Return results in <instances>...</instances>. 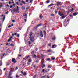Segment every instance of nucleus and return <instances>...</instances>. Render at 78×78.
I'll list each match as a JSON object with an SVG mask.
<instances>
[{
  "mask_svg": "<svg viewBox=\"0 0 78 78\" xmlns=\"http://www.w3.org/2000/svg\"><path fill=\"white\" fill-rule=\"evenodd\" d=\"M2 65V62H0V66H1Z\"/></svg>",
  "mask_w": 78,
  "mask_h": 78,
  "instance_id": "41",
  "label": "nucleus"
},
{
  "mask_svg": "<svg viewBox=\"0 0 78 78\" xmlns=\"http://www.w3.org/2000/svg\"><path fill=\"white\" fill-rule=\"evenodd\" d=\"M29 38L30 39L29 40L30 42H31V43L33 42V41L32 39H34V37H29Z\"/></svg>",
  "mask_w": 78,
  "mask_h": 78,
  "instance_id": "1",
  "label": "nucleus"
},
{
  "mask_svg": "<svg viewBox=\"0 0 78 78\" xmlns=\"http://www.w3.org/2000/svg\"><path fill=\"white\" fill-rule=\"evenodd\" d=\"M30 56V55H29L28 56H26L25 57V58H26V59H27V58H29V57Z\"/></svg>",
  "mask_w": 78,
  "mask_h": 78,
  "instance_id": "28",
  "label": "nucleus"
},
{
  "mask_svg": "<svg viewBox=\"0 0 78 78\" xmlns=\"http://www.w3.org/2000/svg\"><path fill=\"white\" fill-rule=\"evenodd\" d=\"M20 36V34H18L17 35V37H19Z\"/></svg>",
  "mask_w": 78,
  "mask_h": 78,
  "instance_id": "43",
  "label": "nucleus"
},
{
  "mask_svg": "<svg viewBox=\"0 0 78 78\" xmlns=\"http://www.w3.org/2000/svg\"><path fill=\"white\" fill-rule=\"evenodd\" d=\"M62 19H64V18H65V17H66V16H62Z\"/></svg>",
  "mask_w": 78,
  "mask_h": 78,
  "instance_id": "40",
  "label": "nucleus"
},
{
  "mask_svg": "<svg viewBox=\"0 0 78 78\" xmlns=\"http://www.w3.org/2000/svg\"><path fill=\"white\" fill-rule=\"evenodd\" d=\"M32 61V60H31V58H30L28 60V62H31Z\"/></svg>",
  "mask_w": 78,
  "mask_h": 78,
  "instance_id": "18",
  "label": "nucleus"
},
{
  "mask_svg": "<svg viewBox=\"0 0 78 78\" xmlns=\"http://www.w3.org/2000/svg\"><path fill=\"white\" fill-rule=\"evenodd\" d=\"M46 60H48L49 61H50V58H48L46 59Z\"/></svg>",
  "mask_w": 78,
  "mask_h": 78,
  "instance_id": "48",
  "label": "nucleus"
},
{
  "mask_svg": "<svg viewBox=\"0 0 78 78\" xmlns=\"http://www.w3.org/2000/svg\"><path fill=\"white\" fill-rule=\"evenodd\" d=\"M36 77V75H35L34 76L33 78H35Z\"/></svg>",
  "mask_w": 78,
  "mask_h": 78,
  "instance_id": "51",
  "label": "nucleus"
},
{
  "mask_svg": "<svg viewBox=\"0 0 78 78\" xmlns=\"http://www.w3.org/2000/svg\"><path fill=\"white\" fill-rule=\"evenodd\" d=\"M42 68H44V67H45V64H43L42 65Z\"/></svg>",
  "mask_w": 78,
  "mask_h": 78,
  "instance_id": "29",
  "label": "nucleus"
},
{
  "mask_svg": "<svg viewBox=\"0 0 78 78\" xmlns=\"http://www.w3.org/2000/svg\"><path fill=\"white\" fill-rule=\"evenodd\" d=\"M77 14H78V13H74L73 14L74 16H76Z\"/></svg>",
  "mask_w": 78,
  "mask_h": 78,
  "instance_id": "24",
  "label": "nucleus"
},
{
  "mask_svg": "<svg viewBox=\"0 0 78 78\" xmlns=\"http://www.w3.org/2000/svg\"><path fill=\"white\" fill-rule=\"evenodd\" d=\"M18 11H19V9H18L17 8L15 9L14 8L13 9V11H16V12H17Z\"/></svg>",
  "mask_w": 78,
  "mask_h": 78,
  "instance_id": "8",
  "label": "nucleus"
},
{
  "mask_svg": "<svg viewBox=\"0 0 78 78\" xmlns=\"http://www.w3.org/2000/svg\"><path fill=\"white\" fill-rule=\"evenodd\" d=\"M45 69H43L41 71L42 72H44Z\"/></svg>",
  "mask_w": 78,
  "mask_h": 78,
  "instance_id": "35",
  "label": "nucleus"
},
{
  "mask_svg": "<svg viewBox=\"0 0 78 78\" xmlns=\"http://www.w3.org/2000/svg\"><path fill=\"white\" fill-rule=\"evenodd\" d=\"M55 14H57V13H58V10H55Z\"/></svg>",
  "mask_w": 78,
  "mask_h": 78,
  "instance_id": "38",
  "label": "nucleus"
},
{
  "mask_svg": "<svg viewBox=\"0 0 78 78\" xmlns=\"http://www.w3.org/2000/svg\"><path fill=\"white\" fill-rule=\"evenodd\" d=\"M6 6L7 7H9V5H8V4H7Z\"/></svg>",
  "mask_w": 78,
  "mask_h": 78,
  "instance_id": "59",
  "label": "nucleus"
},
{
  "mask_svg": "<svg viewBox=\"0 0 78 78\" xmlns=\"http://www.w3.org/2000/svg\"><path fill=\"white\" fill-rule=\"evenodd\" d=\"M11 72H12V70H11V71H10L9 72V75L8 76V78H10V77L11 76V75H12V74L11 73Z\"/></svg>",
  "mask_w": 78,
  "mask_h": 78,
  "instance_id": "6",
  "label": "nucleus"
},
{
  "mask_svg": "<svg viewBox=\"0 0 78 78\" xmlns=\"http://www.w3.org/2000/svg\"><path fill=\"white\" fill-rule=\"evenodd\" d=\"M45 76H46V75L44 76H43L42 77V78H45Z\"/></svg>",
  "mask_w": 78,
  "mask_h": 78,
  "instance_id": "61",
  "label": "nucleus"
},
{
  "mask_svg": "<svg viewBox=\"0 0 78 78\" xmlns=\"http://www.w3.org/2000/svg\"><path fill=\"white\" fill-rule=\"evenodd\" d=\"M34 57L35 58H37V56H36V55H34Z\"/></svg>",
  "mask_w": 78,
  "mask_h": 78,
  "instance_id": "45",
  "label": "nucleus"
},
{
  "mask_svg": "<svg viewBox=\"0 0 78 78\" xmlns=\"http://www.w3.org/2000/svg\"><path fill=\"white\" fill-rule=\"evenodd\" d=\"M18 69V67H16L15 68V70H17Z\"/></svg>",
  "mask_w": 78,
  "mask_h": 78,
  "instance_id": "56",
  "label": "nucleus"
},
{
  "mask_svg": "<svg viewBox=\"0 0 78 78\" xmlns=\"http://www.w3.org/2000/svg\"><path fill=\"white\" fill-rule=\"evenodd\" d=\"M23 15L25 19H27V15L26 14V13H23Z\"/></svg>",
  "mask_w": 78,
  "mask_h": 78,
  "instance_id": "5",
  "label": "nucleus"
},
{
  "mask_svg": "<svg viewBox=\"0 0 78 78\" xmlns=\"http://www.w3.org/2000/svg\"><path fill=\"white\" fill-rule=\"evenodd\" d=\"M5 16H4L3 17V22H4V21L5 20Z\"/></svg>",
  "mask_w": 78,
  "mask_h": 78,
  "instance_id": "33",
  "label": "nucleus"
},
{
  "mask_svg": "<svg viewBox=\"0 0 78 78\" xmlns=\"http://www.w3.org/2000/svg\"><path fill=\"white\" fill-rule=\"evenodd\" d=\"M69 21H70V20H69V19H68V20H67L66 21V22H69Z\"/></svg>",
  "mask_w": 78,
  "mask_h": 78,
  "instance_id": "49",
  "label": "nucleus"
},
{
  "mask_svg": "<svg viewBox=\"0 0 78 78\" xmlns=\"http://www.w3.org/2000/svg\"><path fill=\"white\" fill-rule=\"evenodd\" d=\"M28 45H30L31 44V42H30V41H28Z\"/></svg>",
  "mask_w": 78,
  "mask_h": 78,
  "instance_id": "34",
  "label": "nucleus"
},
{
  "mask_svg": "<svg viewBox=\"0 0 78 78\" xmlns=\"http://www.w3.org/2000/svg\"><path fill=\"white\" fill-rule=\"evenodd\" d=\"M51 58L52 59V60H53V61H55V58L54 57H51Z\"/></svg>",
  "mask_w": 78,
  "mask_h": 78,
  "instance_id": "20",
  "label": "nucleus"
},
{
  "mask_svg": "<svg viewBox=\"0 0 78 78\" xmlns=\"http://www.w3.org/2000/svg\"><path fill=\"white\" fill-rule=\"evenodd\" d=\"M42 25V24H38L37 26V27H40V26H41Z\"/></svg>",
  "mask_w": 78,
  "mask_h": 78,
  "instance_id": "37",
  "label": "nucleus"
},
{
  "mask_svg": "<svg viewBox=\"0 0 78 78\" xmlns=\"http://www.w3.org/2000/svg\"><path fill=\"white\" fill-rule=\"evenodd\" d=\"M69 10L70 11V12H72V11H73L74 10V8H72L71 9Z\"/></svg>",
  "mask_w": 78,
  "mask_h": 78,
  "instance_id": "23",
  "label": "nucleus"
},
{
  "mask_svg": "<svg viewBox=\"0 0 78 78\" xmlns=\"http://www.w3.org/2000/svg\"><path fill=\"white\" fill-rule=\"evenodd\" d=\"M50 0H48L47 1H46L45 2L47 4L48 3H50Z\"/></svg>",
  "mask_w": 78,
  "mask_h": 78,
  "instance_id": "14",
  "label": "nucleus"
},
{
  "mask_svg": "<svg viewBox=\"0 0 78 78\" xmlns=\"http://www.w3.org/2000/svg\"><path fill=\"white\" fill-rule=\"evenodd\" d=\"M38 27H37V26H36L35 27H34V28H38Z\"/></svg>",
  "mask_w": 78,
  "mask_h": 78,
  "instance_id": "63",
  "label": "nucleus"
},
{
  "mask_svg": "<svg viewBox=\"0 0 78 78\" xmlns=\"http://www.w3.org/2000/svg\"><path fill=\"white\" fill-rule=\"evenodd\" d=\"M70 12H71L69 10H68L66 11V12L67 14H69V13Z\"/></svg>",
  "mask_w": 78,
  "mask_h": 78,
  "instance_id": "25",
  "label": "nucleus"
},
{
  "mask_svg": "<svg viewBox=\"0 0 78 78\" xmlns=\"http://www.w3.org/2000/svg\"><path fill=\"white\" fill-rule=\"evenodd\" d=\"M50 51H51V50H47V52L48 53H49V52H50Z\"/></svg>",
  "mask_w": 78,
  "mask_h": 78,
  "instance_id": "36",
  "label": "nucleus"
},
{
  "mask_svg": "<svg viewBox=\"0 0 78 78\" xmlns=\"http://www.w3.org/2000/svg\"><path fill=\"white\" fill-rule=\"evenodd\" d=\"M74 5L75 6V5H74V4H72V8H74V6H73Z\"/></svg>",
  "mask_w": 78,
  "mask_h": 78,
  "instance_id": "52",
  "label": "nucleus"
},
{
  "mask_svg": "<svg viewBox=\"0 0 78 78\" xmlns=\"http://www.w3.org/2000/svg\"><path fill=\"white\" fill-rule=\"evenodd\" d=\"M52 39L53 41H55L56 40V37L55 36H54L52 38Z\"/></svg>",
  "mask_w": 78,
  "mask_h": 78,
  "instance_id": "13",
  "label": "nucleus"
},
{
  "mask_svg": "<svg viewBox=\"0 0 78 78\" xmlns=\"http://www.w3.org/2000/svg\"><path fill=\"white\" fill-rule=\"evenodd\" d=\"M36 62V63H39V60H36L35 61Z\"/></svg>",
  "mask_w": 78,
  "mask_h": 78,
  "instance_id": "39",
  "label": "nucleus"
},
{
  "mask_svg": "<svg viewBox=\"0 0 78 78\" xmlns=\"http://www.w3.org/2000/svg\"><path fill=\"white\" fill-rule=\"evenodd\" d=\"M43 33H44V36H46V31H45V30H44L43 31Z\"/></svg>",
  "mask_w": 78,
  "mask_h": 78,
  "instance_id": "11",
  "label": "nucleus"
},
{
  "mask_svg": "<svg viewBox=\"0 0 78 78\" xmlns=\"http://www.w3.org/2000/svg\"><path fill=\"white\" fill-rule=\"evenodd\" d=\"M57 47V46L56 45H54L52 46V48H55Z\"/></svg>",
  "mask_w": 78,
  "mask_h": 78,
  "instance_id": "9",
  "label": "nucleus"
},
{
  "mask_svg": "<svg viewBox=\"0 0 78 78\" xmlns=\"http://www.w3.org/2000/svg\"><path fill=\"white\" fill-rule=\"evenodd\" d=\"M51 16H54V14H51Z\"/></svg>",
  "mask_w": 78,
  "mask_h": 78,
  "instance_id": "55",
  "label": "nucleus"
},
{
  "mask_svg": "<svg viewBox=\"0 0 78 78\" xmlns=\"http://www.w3.org/2000/svg\"><path fill=\"white\" fill-rule=\"evenodd\" d=\"M39 17L40 19H42L43 16H42V15L41 14L40 15Z\"/></svg>",
  "mask_w": 78,
  "mask_h": 78,
  "instance_id": "17",
  "label": "nucleus"
},
{
  "mask_svg": "<svg viewBox=\"0 0 78 78\" xmlns=\"http://www.w3.org/2000/svg\"><path fill=\"white\" fill-rule=\"evenodd\" d=\"M18 77H19V76L17 75L16 76V78H18Z\"/></svg>",
  "mask_w": 78,
  "mask_h": 78,
  "instance_id": "58",
  "label": "nucleus"
},
{
  "mask_svg": "<svg viewBox=\"0 0 78 78\" xmlns=\"http://www.w3.org/2000/svg\"><path fill=\"white\" fill-rule=\"evenodd\" d=\"M12 62H13L14 64H15L17 62V60H16V58H14L12 59Z\"/></svg>",
  "mask_w": 78,
  "mask_h": 78,
  "instance_id": "2",
  "label": "nucleus"
},
{
  "mask_svg": "<svg viewBox=\"0 0 78 78\" xmlns=\"http://www.w3.org/2000/svg\"><path fill=\"white\" fill-rule=\"evenodd\" d=\"M48 67L49 69H50V68H51V67H52V66H51V65H48Z\"/></svg>",
  "mask_w": 78,
  "mask_h": 78,
  "instance_id": "10",
  "label": "nucleus"
},
{
  "mask_svg": "<svg viewBox=\"0 0 78 78\" xmlns=\"http://www.w3.org/2000/svg\"><path fill=\"white\" fill-rule=\"evenodd\" d=\"M11 40V39H10V38H9V39H8V40L7 41V42H10Z\"/></svg>",
  "mask_w": 78,
  "mask_h": 78,
  "instance_id": "30",
  "label": "nucleus"
},
{
  "mask_svg": "<svg viewBox=\"0 0 78 78\" xmlns=\"http://www.w3.org/2000/svg\"><path fill=\"white\" fill-rule=\"evenodd\" d=\"M21 3H23V4H26V3H25V1H21Z\"/></svg>",
  "mask_w": 78,
  "mask_h": 78,
  "instance_id": "27",
  "label": "nucleus"
},
{
  "mask_svg": "<svg viewBox=\"0 0 78 78\" xmlns=\"http://www.w3.org/2000/svg\"><path fill=\"white\" fill-rule=\"evenodd\" d=\"M32 35H33V32H31L29 34V36H31Z\"/></svg>",
  "mask_w": 78,
  "mask_h": 78,
  "instance_id": "15",
  "label": "nucleus"
},
{
  "mask_svg": "<svg viewBox=\"0 0 78 78\" xmlns=\"http://www.w3.org/2000/svg\"><path fill=\"white\" fill-rule=\"evenodd\" d=\"M55 5V4H51L49 5L48 7H50V6H53V5Z\"/></svg>",
  "mask_w": 78,
  "mask_h": 78,
  "instance_id": "12",
  "label": "nucleus"
},
{
  "mask_svg": "<svg viewBox=\"0 0 78 78\" xmlns=\"http://www.w3.org/2000/svg\"><path fill=\"white\" fill-rule=\"evenodd\" d=\"M41 58H43V54H41Z\"/></svg>",
  "mask_w": 78,
  "mask_h": 78,
  "instance_id": "47",
  "label": "nucleus"
},
{
  "mask_svg": "<svg viewBox=\"0 0 78 78\" xmlns=\"http://www.w3.org/2000/svg\"><path fill=\"white\" fill-rule=\"evenodd\" d=\"M38 50V49L37 48H36V49H35V50L36 51H37V50Z\"/></svg>",
  "mask_w": 78,
  "mask_h": 78,
  "instance_id": "64",
  "label": "nucleus"
},
{
  "mask_svg": "<svg viewBox=\"0 0 78 78\" xmlns=\"http://www.w3.org/2000/svg\"><path fill=\"white\" fill-rule=\"evenodd\" d=\"M57 3V4H55V5H57V6H59V5H61V2H59V1L56 2Z\"/></svg>",
  "mask_w": 78,
  "mask_h": 78,
  "instance_id": "3",
  "label": "nucleus"
},
{
  "mask_svg": "<svg viewBox=\"0 0 78 78\" xmlns=\"http://www.w3.org/2000/svg\"><path fill=\"white\" fill-rule=\"evenodd\" d=\"M3 3H0V8H2V7H3Z\"/></svg>",
  "mask_w": 78,
  "mask_h": 78,
  "instance_id": "19",
  "label": "nucleus"
},
{
  "mask_svg": "<svg viewBox=\"0 0 78 78\" xmlns=\"http://www.w3.org/2000/svg\"><path fill=\"white\" fill-rule=\"evenodd\" d=\"M12 36H14L15 35V36H16V35H17V33H15L14 34V33H12Z\"/></svg>",
  "mask_w": 78,
  "mask_h": 78,
  "instance_id": "16",
  "label": "nucleus"
},
{
  "mask_svg": "<svg viewBox=\"0 0 78 78\" xmlns=\"http://www.w3.org/2000/svg\"><path fill=\"white\" fill-rule=\"evenodd\" d=\"M12 7H13L12 5H10V8H12Z\"/></svg>",
  "mask_w": 78,
  "mask_h": 78,
  "instance_id": "54",
  "label": "nucleus"
},
{
  "mask_svg": "<svg viewBox=\"0 0 78 78\" xmlns=\"http://www.w3.org/2000/svg\"><path fill=\"white\" fill-rule=\"evenodd\" d=\"M11 27V25H9V26H8V28H10Z\"/></svg>",
  "mask_w": 78,
  "mask_h": 78,
  "instance_id": "53",
  "label": "nucleus"
},
{
  "mask_svg": "<svg viewBox=\"0 0 78 78\" xmlns=\"http://www.w3.org/2000/svg\"><path fill=\"white\" fill-rule=\"evenodd\" d=\"M31 54L33 55H34V51H32L31 52Z\"/></svg>",
  "mask_w": 78,
  "mask_h": 78,
  "instance_id": "31",
  "label": "nucleus"
},
{
  "mask_svg": "<svg viewBox=\"0 0 78 78\" xmlns=\"http://www.w3.org/2000/svg\"><path fill=\"white\" fill-rule=\"evenodd\" d=\"M32 2H33V0H30V3H32Z\"/></svg>",
  "mask_w": 78,
  "mask_h": 78,
  "instance_id": "50",
  "label": "nucleus"
},
{
  "mask_svg": "<svg viewBox=\"0 0 78 78\" xmlns=\"http://www.w3.org/2000/svg\"><path fill=\"white\" fill-rule=\"evenodd\" d=\"M9 5H11V2L9 1Z\"/></svg>",
  "mask_w": 78,
  "mask_h": 78,
  "instance_id": "62",
  "label": "nucleus"
},
{
  "mask_svg": "<svg viewBox=\"0 0 78 78\" xmlns=\"http://www.w3.org/2000/svg\"><path fill=\"white\" fill-rule=\"evenodd\" d=\"M21 73L22 74L23 73V71H21Z\"/></svg>",
  "mask_w": 78,
  "mask_h": 78,
  "instance_id": "60",
  "label": "nucleus"
},
{
  "mask_svg": "<svg viewBox=\"0 0 78 78\" xmlns=\"http://www.w3.org/2000/svg\"><path fill=\"white\" fill-rule=\"evenodd\" d=\"M10 64H11V62H10L9 63H7V66H9V65H10Z\"/></svg>",
  "mask_w": 78,
  "mask_h": 78,
  "instance_id": "46",
  "label": "nucleus"
},
{
  "mask_svg": "<svg viewBox=\"0 0 78 78\" xmlns=\"http://www.w3.org/2000/svg\"><path fill=\"white\" fill-rule=\"evenodd\" d=\"M10 47H14V44L13 43H12L10 44Z\"/></svg>",
  "mask_w": 78,
  "mask_h": 78,
  "instance_id": "22",
  "label": "nucleus"
},
{
  "mask_svg": "<svg viewBox=\"0 0 78 78\" xmlns=\"http://www.w3.org/2000/svg\"><path fill=\"white\" fill-rule=\"evenodd\" d=\"M27 75V73L26 72H24L23 73V75L25 76V75Z\"/></svg>",
  "mask_w": 78,
  "mask_h": 78,
  "instance_id": "42",
  "label": "nucleus"
},
{
  "mask_svg": "<svg viewBox=\"0 0 78 78\" xmlns=\"http://www.w3.org/2000/svg\"><path fill=\"white\" fill-rule=\"evenodd\" d=\"M22 10L23 11H24V10H25V6H23L22 7Z\"/></svg>",
  "mask_w": 78,
  "mask_h": 78,
  "instance_id": "21",
  "label": "nucleus"
},
{
  "mask_svg": "<svg viewBox=\"0 0 78 78\" xmlns=\"http://www.w3.org/2000/svg\"><path fill=\"white\" fill-rule=\"evenodd\" d=\"M58 14L60 16H64V14H61V12H60V11L58 12Z\"/></svg>",
  "mask_w": 78,
  "mask_h": 78,
  "instance_id": "7",
  "label": "nucleus"
},
{
  "mask_svg": "<svg viewBox=\"0 0 78 78\" xmlns=\"http://www.w3.org/2000/svg\"><path fill=\"white\" fill-rule=\"evenodd\" d=\"M33 67H34V69L36 68V65H33Z\"/></svg>",
  "mask_w": 78,
  "mask_h": 78,
  "instance_id": "44",
  "label": "nucleus"
},
{
  "mask_svg": "<svg viewBox=\"0 0 78 78\" xmlns=\"http://www.w3.org/2000/svg\"><path fill=\"white\" fill-rule=\"evenodd\" d=\"M29 8H30V7H27L26 9V11H28V9H29Z\"/></svg>",
  "mask_w": 78,
  "mask_h": 78,
  "instance_id": "26",
  "label": "nucleus"
},
{
  "mask_svg": "<svg viewBox=\"0 0 78 78\" xmlns=\"http://www.w3.org/2000/svg\"><path fill=\"white\" fill-rule=\"evenodd\" d=\"M48 46H49V47H51V43H49L48 44Z\"/></svg>",
  "mask_w": 78,
  "mask_h": 78,
  "instance_id": "32",
  "label": "nucleus"
},
{
  "mask_svg": "<svg viewBox=\"0 0 78 78\" xmlns=\"http://www.w3.org/2000/svg\"><path fill=\"white\" fill-rule=\"evenodd\" d=\"M9 12L8 11H7L6 12V14H8V13Z\"/></svg>",
  "mask_w": 78,
  "mask_h": 78,
  "instance_id": "57",
  "label": "nucleus"
},
{
  "mask_svg": "<svg viewBox=\"0 0 78 78\" xmlns=\"http://www.w3.org/2000/svg\"><path fill=\"white\" fill-rule=\"evenodd\" d=\"M43 33L42 32V30L40 31V36L42 37H43L44 36V35L43 34Z\"/></svg>",
  "mask_w": 78,
  "mask_h": 78,
  "instance_id": "4",
  "label": "nucleus"
}]
</instances>
